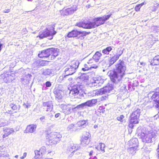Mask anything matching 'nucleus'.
<instances>
[{
	"label": "nucleus",
	"mask_w": 159,
	"mask_h": 159,
	"mask_svg": "<svg viewBox=\"0 0 159 159\" xmlns=\"http://www.w3.org/2000/svg\"><path fill=\"white\" fill-rule=\"evenodd\" d=\"M126 70L124 62L119 60V63L116 66L115 70L111 71L109 75L111 81L116 84L119 82L125 75Z\"/></svg>",
	"instance_id": "1"
},
{
	"label": "nucleus",
	"mask_w": 159,
	"mask_h": 159,
	"mask_svg": "<svg viewBox=\"0 0 159 159\" xmlns=\"http://www.w3.org/2000/svg\"><path fill=\"white\" fill-rule=\"evenodd\" d=\"M59 52V49L58 48H48L42 51L38 54V56L41 58L48 57L49 59L52 60L58 55Z\"/></svg>",
	"instance_id": "2"
},
{
	"label": "nucleus",
	"mask_w": 159,
	"mask_h": 159,
	"mask_svg": "<svg viewBox=\"0 0 159 159\" xmlns=\"http://www.w3.org/2000/svg\"><path fill=\"white\" fill-rule=\"evenodd\" d=\"M111 15V14H110L95 18L93 19V22H89L90 29L97 27L104 24L105 21L109 19Z\"/></svg>",
	"instance_id": "3"
},
{
	"label": "nucleus",
	"mask_w": 159,
	"mask_h": 159,
	"mask_svg": "<svg viewBox=\"0 0 159 159\" xmlns=\"http://www.w3.org/2000/svg\"><path fill=\"white\" fill-rule=\"evenodd\" d=\"M79 65V63L77 61H72L69 64L64 67L65 74L68 76L74 74L76 72Z\"/></svg>",
	"instance_id": "4"
},
{
	"label": "nucleus",
	"mask_w": 159,
	"mask_h": 159,
	"mask_svg": "<svg viewBox=\"0 0 159 159\" xmlns=\"http://www.w3.org/2000/svg\"><path fill=\"white\" fill-rule=\"evenodd\" d=\"M139 137L142 139L143 142L146 143H151L152 138L156 135L155 133L152 130L145 131V132H141L138 134Z\"/></svg>",
	"instance_id": "5"
},
{
	"label": "nucleus",
	"mask_w": 159,
	"mask_h": 159,
	"mask_svg": "<svg viewBox=\"0 0 159 159\" xmlns=\"http://www.w3.org/2000/svg\"><path fill=\"white\" fill-rule=\"evenodd\" d=\"M48 137L49 143L52 145L57 144L60 141L61 135L59 133L54 132L50 133Z\"/></svg>",
	"instance_id": "6"
},
{
	"label": "nucleus",
	"mask_w": 159,
	"mask_h": 159,
	"mask_svg": "<svg viewBox=\"0 0 159 159\" xmlns=\"http://www.w3.org/2000/svg\"><path fill=\"white\" fill-rule=\"evenodd\" d=\"M90 33V32H88L85 31H81L74 30L68 33L67 37L69 38H74L77 37L79 35H80V36L81 37H84Z\"/></svg>",
	"instance_id": "7"
},
{
	"label": "nucleus",
	"mask_w": 159,
	"mask_h": 159,
	"mask_svg": "<svg viewBox=\"0 0 159 159\" xmlns=\"http://www.w3.org/2000/svg\"><path fill=\"white\" fill-rule=\"evenodd\" d=\"M82 86L78 84H76L71 87L69 94L70 96H75L77 95L80 91H82Z\"/></svg>",
	"instance_id": "8"
},
{
	"label": "nucleus",
	"mask_w": 159,
	"mask_h": 159,
	"mask_svg": "<svg viewBox=\"0 0 159 159\" xmlns=\"http://www.w3.org/2000/svg\"><path fill=\"white\" fill-rule=\"evenodd\" d=\"M90 83L89 84V85L91 87H94L96 86H99L103 83V80L101 79L100 77L93 78L91 80Z\"/></svg>",
	"instance_id": "9"
},
{
	"label": "nucleus",
	"mask_w": 159,
	"mask_h": 159,
	"mask_svg": "<svg viewBox=\"0 0 159 159\" xmlns=\"http://www.w3.org/2000/svg\"><path fill=\"white\" fill-rule=\"evenodd\" d=\"M97 101L96 99H92L90 100H89L86 102L82 103V104L77 106L74 108H79L80 107H83L85 106H86L88 107H92L97 102Z\"/></svg>",
	"instance_id": "10"
},
{
	"label": "nucleus",
	"mask_w": 159,
	"mask_h": 159,
	"mask_svg": "<svg viewBox=\"0 0 159 159\" xmlns=\"http://www.w3.org/2000/svg\"><path fill=\"white\" fill-rule=\"evenodd\" d=\"M43 109L47 111H51L53 108V105L51 101L44 102L43 103Z\"/></svg>",
	"instance_id": "11"
},
{
	"label": "nucleus",
	"mask_w": 159,
	"mask_h": 159,
	"mask_svg": "<svg viewBox=\"0 0 159 159\" xmlns=\"http://www.w3.org/2000/svg\"><path fill=\"white\" fill-rule=\"evenodd\" d=\"M122 53L123 51L120 50L119 51V53H117L112 57L109 58V63L110 66L113 64L115 62L119 59L120 56H121Z\"/></svg>",
	"instance_id": "12"
},
{
	"label": "nucleus",
	"mask_w": 159,
	"mask_h": 159,
	"mask_svg": "<svg viewBox=\"0 0 159 159\" xmlns=\"http://www.w3.org/2000/svg\"><path fill=\"white\" fill-rule=\"evenodd\" d=\"M3 130L4 133V134L2 136V138L3 139L7 137L9 135H10L15 131L12 128H7V127L3 128Z\"/></svg>",
	"instance_id": "13"
},
{
	"label": "nucleus",
	"mask_w": 159,
	"mask_h": 159,
	"mask_svg": "<svg viewBox=\"0 0 159 159\" xmlns=\"http://www.w3.org/2000/svg\"><path fill=\"white\" fill-rule=\"evenodd\" d=\"M0 77L6 83L10 82L13 80L11 76L7 73L2 74L1 75Z\"/></svg>",
	"instance_id": "14"
},
{
	"label": "nucleus",
	"mask_w": 159,
	"mask_h": 159,
	"mask_svg": "<svg viewBox=\"0 0 159 159\" xmlns=\"http://www.w3.org/2000/svg\"><path fill=\"white\" fill-rule=\"evenodd\" d=\"M75 26L84 29H90L89 22H77L75 25Z\"/></svg>",
	"instance_id": "15"
},
{
	"label": "nucleus",
	"mask_w": 159,
	"mask_h": 159,
	"mask_svg": "<svg viewBox=\"0 0 159 159\" xmlns=\"http://www.w3.org/2000/svg\"><path fill=\"white\" fill-rule=\"evenodd\" d=\"M113 89V87L111 84H107L106 86L102 88L103 94L111 92Z\"/></svg>",
	"instance_id": "16"
},
{
	"label": "nucleus",
	"mask_w": 159,
	"mask_h": 159,
	"mask_svg": "<svg viewBox=\"0 0 159 159\" xmlns=\"http://www.w3.org/2000/svg\"><path fill=\"white\" fill-rule=\"evenodd\" d=\"M90 136L89 133L86 132L84 136L82 138L81 143L82 144H88L89 142L88 139Z\"/></svg>",
	"instance_id": "17"
},
{
	"label": "nucleus",
	"mask_w": 159,
	"mask_h": 159,
	"mask_svg": "<svg viewBox=\"0 0 159 159\" xmlns=\"http://www.w3.org/2000/svg\"><path fill=\"white\" fill-rule=\"evenodd\" d=\"M50 35V33L48 29H46L42 34H39L37 37H39L40 39H43V38L49 36Z\"/></svg>",
	"instance_id": "18"
},
{
	"label": "nucleus",
	"mask_w": 159,
	"mask_h": 159,
	"mask_svg": "<svg viewBox=\"0 0 159 159\" xmlns=\"http://www.w3.org/2000/svg\"><path fill=\"white\" fill-rule=\"evenodd\" d=\"M36 126L35 125H28L26 129V133H32L35 130Z\"/></svg>",
	"instance_id": "19"
},
{
	"label": "nucleus",
	"mask_w": 159,
	"mask_h": 159,
	"mask_svg": "<svg viewBox=\"0 0 159 159\" xmlns=\"http://www.w3.org/2000/svg\"><path fill=\"white\" fill-rule=\"evenodd\" d=\"M78 148H76L75 146H72L70 148L68 149L67 152L70 157H71L73 155L75 151L78 149Z\"/></svg>",
	"instance_id": "20"
},
{
	"label": "nucleus",
	"mask_w": 159,
	"mask_h": 159,
	"mask_svg": "<svg viewBox=\"0 0 159 159\" xmlns=\"http://www.w3.org/2000/svg\"><path fill=\"white\" fill-rule=\"evenodd\" d=\"M138 150L137 146H132L128 149V152L132 155H134Z\"/></svg>",
	"instance_id": "21"
},
{
	"label": "nucleus",
	"mask_w": 159,
	"mask_h": 159,
	"mask_svg": "<svg viewBox=\"0 0 159 159\" xmlns=\"http://www.w3.org/2000/svg\"><path fill=\"white\" fill-rule=\"evenodd\" d=\"M102 56L101 53L99 52H97L93 56V58L96 62H98Z\"/></svg>",
	"instance_id": "22"
},
{
	"label": "nucleus",
	"mask_w": 159,
	"mask_h": 159,
	"mask_svg": "<svg viewBox=\"0 0 159 159\" xmlns=\"http://www.w3.org/2000/svg\"><path fill=\"white\" fill-rule=\"evenodd\" d=\"M43 149H44V148H41L38 151L36 150L34 151V152L35 154V158H42V155L41 154V153H42V150Z\"/></svg>",
	"instance_id": "23"
},
{
	"label": "nucleus",
	"mask_w": 159,
	"mask_h": 159,
	"mask_svg": "<svg viewBox=\"0 0 159 159\" xmlns=\"http://www.w3.org/2000/svg\"><path fill=\"white\" fill-rule=\"evenodd\" d=\"M151 64L152 65H159V55L156 56L151 61Z\"/></svg>",
	"instance_id": "24"
},
{
	"label": "nucleus",
	"mask_w": 159,
	"mask_h": 159,
	"mask_svg": "<svg viewBox=\"0 0 159 159\" xmlns=\"http://www.w3.org/2000/svg\"><path fill=\"white\" fill-rule=\"evenodd\" d=\"M61 107L63 110L64 112L66 113H69L70 111V108L67 105L64 104H61Z\"/></svg>",
	"instance_id": "25"
},
{
	"label": "nucleus",
	"mask_w": 159,
	"mask_h": 159,
	"mask_svg": "<svg viewBox=\"0 0 159 159\" xmlns=\"http://www.w3.org/2000/svg\"><path fill=\"white\" fill-rule=\"evenodd\" d=\"M43 74L46 77H48V76L52 75H53L52 70L51 69H47L43 71Z\"/></svg>",
	"instance_id": "26"
},
{
	"label": "nucleus",
	"mask_w": 159,
	"mask_h": 159,
	"mask_svg": "<svg viewBox=\"0 0 159 159\" xmlns=\"http://www.w3.org/2000/svg\"><path fill=\"white\" fill-rule=\"evenodd\" d=\"M92 94L90 96L93 97L95 96L96 95H101L103 94V91H102V88L100 89L99 90H95L93 91L92 93Z\"/></svg>",
	"instance_id": "27"
},
{
	"label": "nucleus",
	"mask_w": 159,
	"mask_h": 159,
	"mask_svg": "<svg viewBox=\"0 0 159 159\" xmlns=\"http://www.w3.org/2000/svg\"><path fill=\"white\" fill-rule=\"evenodd\" d=\"M67 129L68 131H75L77 130V128L73 124L69 125Z\"/></svg>",
	"instance_id": "28"
},
{
	"label": "nucleus",
	"mask_w": 159,
	"mask_h": 159,
	"mask_svg": "<svg viewBox=\"0 0 159 159\" xmlns=\"http://www.w3.org/2000/svg\"><path fill=\"white\" fill-rule=\"evenodd\" d=\"M138 143V140L137 139H133L130 140L129 141V143L130 146H137V147H138L137 145Z\"/></svg>",
	"instance_id": "29"
},
{
	"label": "nucleus",
	"mask_w": 159,
	"mask_h": 159,
	"mask_svg": "<svg viewBox=\"0 0 159 159\" xmlns=\"http://www.w3.org/2000/svg\"><path fill=\"white\" fill-rule=\"evenodd\" d=\"M136 116H133L131 115L130 116V123L134 124H137L139 122V118H136Z\"/></svg>",
	"instance_id": "30"
},
{
	"label": "nucleus",
	"mask_w": 159,
	"mask_h": 159,
	"mask_svg": "<svg viewBox=\"0 0 159 159\" xmlns=\"http://www.w3.org/2000/svg\"><path fill=\"white\" fill-rule=\"evenodd\" d=\"M71 11V8H70L66 9H64L62 10L61 14L62 15L66 16L69 15Z\"/></svg>",
	"instance_id": "31"
},
{
	"label": "nucleus",
	"mask_w": 159,
	"mask_h": 159,
	"mask_svg": "<svg viewBox=\"0 0 159 159\" xmlns=\"http://www.w3.org/2000/svg\"><path fill=\"white\" fill-rule=\"evenodd\" d=\"M145 3V2H143L140 4L137 5L134 8L135 10L137 12L139 11L141 7Z\"/></svg>",
	"instance_id": "32"
},
{
	"label": "nucleus",
	"mask_w": 159,
	"mask_h": 159,
	"mask_svg": "<svg viewBox=\"0 0 159 159\" xmlns=\"http://www.w3.org/2000/svg\"><path fill=\"white\" fill-rule=\"evenodd\" d=\"M140 110L139 109H138L135 110V111H134L132 114L131 115H132L133 116H135L136 117V118H139V117L140 114Z\"/></svg>",
	"instance_id": "33"
},
{
	"label": "nucleus",
	"mask_w": 159,
	"mask_h": 159,
	"mask_svg": "<svg viewBox=\"0 0 159 159\" xmlns=\"http://www.w3.org/2000/svg\"><path fill=\"white\" fill-rule=\"evenodd\" d=\"M112 50L111 47H108L102 51V52L105 54H108L109 52Z\"/></svg>",
	"instance_id": "34"
},
{
	"label": "nucleus",
	"mask_w": 159,
	"mask_h": 159,
	"mask_svg": "<svg viewBox=\"0 0 159 159\" xmlns=\"http://www.w3.org/2000/svg\"><path fill=\"white\" fill-rule=\"evenodd\" d=\"M86 121L84 120H81L77 123V125L79 127H84L85 126Z\"/></svg>",
	"instance_id": "35"
},
{
	"label": "nucleus",
	"mask_w": 159,
	"mask_h": 159,
	"mask_svg": "<svg viewBox=\"0 0 159 159\" xmlns=\"http://www.w3.org/2000/svg\"><path fill=\"white\" fill-rule=\"evenodd\" d=\"M10 106L11 107L13 110H16L17 109L19 110L20 108V106H19V107L18 108L16 105L13 103L10 104Z\"/></svg>",
	"instance_id": "36"
},
{
	"label": "nucleus",
	"mask_w": 159,
	"mask_h": 159,
	"mask_svg": "<svg viewBox=\"0 0 159 159\" xmlns=\"http://www.w3.org/2000/svg\"><path fill=\"white\" fill-rule=\"evenodd\" d=\"M100 146V149L103 152H105L104 148L105 147V145L103 143H100L99 144Z\"/></svg>",
	"instance_id": "37"
},
{
	"label": "nucleus",
	"mask_w": 159,
	"mask_h": 159,
	"mask_svg": "<svg viewBox=\"0 0 159 159\" xmlns=\"http://www.w3.org/2000/svg\"><path fill=\"white\" fill-rule=\"evenodd\" d=\"M90 69V67H88V65L85 64L84 65V67L83 68L82 70L84 71H85L88 70Z\"/></svg>",
	"instance_id": "38"
},
{
	"label": "nucleus",
	"mask_w": 159,
	"mask_h": 159,
	"mask_svg": "<svg viewBox=\"0 0 159 159\" xmlns=\"http://www.w3.org/2000/svg\"><path fill=\"white\" fill-rule=\"evenodd\" d=\"M7 123L6 121H0V127L2 126H5L7 125Z\"/></svg>",
	"instance_id": "39"
},
{
	"label": "nucleus",
	"mask_w": 159,
	"mask_h": 159,
	"mask_svg": "<svg viewBox=\"0 0 159 159\" xmlns=\"http://www.w3.org/2000/svg\"><path fill=\"white\" fill-rule=\"evenodd\" d=\"M67 76L68 75H65L64 76H61L59 77V80L60 81H62L64 80L66 78Z\"/></svg>",
	"instance_id": "40"
},
{
	"label": "nucleus",
	"mask_w": 159,
	"mask_h": 159,
	"mask_svg": "<svg viewBox=\"0 0 159 159\" xmlns=\"http://www.w3.org/2000/svg\"><path fill=\"white\" fill-rule=\"evenodd\" d=\"M45 85L46 87H50L52 85V84L50 81H47L45 83Z\"/></svg>",
	"instance_id": "41"
},
{
	"label": "nucleus",
	"mask_w": 159,
	"mask_h": 159,
	"mask_svg": "<svg viewBox=\"0 0 159 159\" xmlns=\"http://www.w3.org/2000/svg\"><path fill=\"white\" fill-rule=\"evenodd\" d=\"M121 85L122 86L120 88V90H122V91L125 90L126 87V86L123 84H121Z\"/></svg>",
	"instance_id": "42"
},
{
	"label": "nucleus",
	"mask_w": 159,
	"mask_h": 159,
	"mask_svg": "<svg viewBox=\"0 0 159 159\" xmlns=\"http://www.w3.org/2000/svg\"><path fill=\"white\" fill-rule=\"evenodd\" d=\"M94 61V60L93 59V57L91 59H90L88 61V64H91Z\"/></svg>",
	"instance_id": "43"
},
{
	"label": "nucleus",
	"mask_w": 159,
	"mask_h": 159,
	"mask_svg": "<svg viewBox=\"0 0 159 159\" xmlns=\"http://www.w3.org/2000/svg\"><path fill=\"white\" fill-rule=\"evenodd\" d=\"M124 117V116L123 115H121L120 117H118L117 118V119L118 120H120V121H121V120L123 119Z\"/></svg>",
	"instance_id": "44"
},
{
	"label": "nucleus",
	"mask_w": 159,
	"mask_h": 159,
	"mask_svg": "<svg viewBox=\"0 0 159 159\" xmlns=\"http://www.w3.org/2000/svg\"><path fill=\"white\" fill-rule=\"evenodd\" d=\"M98 67V66L96 64H93L90 66V69L92 68L96 69Z\"/></svg>",
	"instance_id": "45"
},
{
	"label": "nucleus",
	"mask_w": 159,
	"mask_h": 159,
	"mask_svg": "<svg viewBox=\"0 0 159 159\" xmlns=\"http://www.w3.org/2000/svg\"><path fill=\"white\" fill-rule=\"evenodd\" d=\"M39 120L40 121L43 122H45V117L44 116H43L39 118Z\"/></svg>",
	"instance_id": "46"
},
{
	"label": "nucleus",
	"mask_w": 159,
	"mask_h": 159,
	"mask_svg": "<svg viewBox=\"0 0 159 159\" xmlns=\"http://www.w3.org/2000/svg\"><path fill=\"white\" fill-rule=\"evenodd\" d=\"M42 148H44V149H43L42 150V153H41V155H42L43 156L45 153V152H46V148L45 147H43Z\"/></svg>",
	"instance_id": "47"
},
{
	"label": "nucleus",
	"mask_w": 159,
	"mask_h": 159,
	"mask_svg": "<svg viewBox=\"0 0 159 159\" xmlns=\"http://www.w3.org/2000/svg\"><path fill=\"white\" fill-rule=\"evenodd\" d=\"M56 97L58 98V99H61L62 98V96L59 93H57L56 96Z\"/></svg>",
	"instance_id": "48"
},
{
	"label": "nucleus",
	"mask_w": 159,
	"mask_h": 159,
	"mask_svg": "<svg viewBox=\"0 0 159 159\" xmlns=\"http://www.w3.org/2000/svg\"><path fill=\"white\" fill-rule=\"evenodd\" d=\"M10 9H7L3 11V12L4 13H8L10 12Z\"/></svg>",
	"instance_id": "49"
},
{
	"label": "nucleus",
	"mask_w": 159,
	"mask_h": 159,
	"mask_svg": "<svg viewBox=\"0 0 159 159\" xmlns=\"http://www.w3.org/2000/svg\"><path fill=\"white\" fill-rule=\"evenodd\" d=\"M27 153L26 152H24L23 154V155L22 157H20V158L21 159L24 158L26 156Z\"/></svg>",
	"instance_id": "50"
},
{
	"label": "nucleus",
	"mask_w": 159,
	"mask_h": 159,
	"mask_svg": "<svg viewBox=\"0 0 159 159\" xmlns=\"http://www.w3.org/2000/svg\"><path fill=\"white\" fill-rule=\"evenodd\" d=\"M61 115V114L59 113H57L55 115V117L56 118H57L59 117Z\"/></svg>",
	"instance_id": "51"
},
{
	"label": "nucleus",
	"mask_w": 159,
	"mask_h": 159,
	"mask_svg": "<svg viewBox=\"0 0 159 159\" xmlns=\"http://www.w3.org/2000/svg\"><path fill=\"white\" fill-rule=\"evenodd\" d=\"M135 124L132 123L130 122V123L129 125V126L130 128H133V124Z\"/></svg>",
	"instance_id": "52"
},
{
	"label": "nucleus",
	"mask_w": 159,
	"mask_h": 159,
	"mask_svg": "<svg viewBox=\"0 0 159 159\" xmlns=\"http://www.w3.org/2000/svg\"><path fill=\"white\" fill-rule=\"evenodd\" d=\"M23 106L25 108H28V106L26 105L25 103L23 104Z\"/></svg>",
	"instance_id": "53"
},
{
	"label": "nucleus",
	"mask_w": 159,
	"mask_h": 159,
	"mask_svg": "<svg viewBox=\"0 0 159 159\" xmlns=\"http://www.w3.org/2000/svg\"><path fill=\"white\" fill-rule=\"evenodd\" d=\"M8 156H9V155H6L5 156V155H4V154H0V157L1 156H2V157H5V156H6V157H8Z\"/></svg>",
	"instance_id": "54"
},
{
	"label": "nucleus",
	"mask_w": 159,
	"mask_h": 159,
	"mask_svg": "<svg viewBox=\"0 0 159 159\" xmlns=\"http://www.w3.org/2000/svg\"><path fill=\"white\" fill-rule=\"evenodd\" d=\"M82 92V91L81 92L80 91V93H79L80 94V96H81V97H84V93H81Z\"/></svg>",
	"instance_id": "55"
},
{
	"label": "nucleus",
	"mask_w": 159,
	"mask_h": 159,
	"mask_svg": "<svg viewBox=\"0 0 159 159\" xmlns=\"http://www.w3.org/2000/svg\"><path fill=\"white\" fill-rule=\"evenodd\" d=\"M3 44L0 43V52H1L2 47Z\"/></svg>",
	"instance_id": "56"
},
{
	"label": "nucleus",
	"mask_w": 159,
	"mask_h": 159,
	"mask_svg": "<svg viewBox=\"0 0 159 159\" xmlns=\"http://www.w3.org/2000/svg\"><path fill=\"white\" fill-rule=\"evenodd\" d=\"M93 151H90V152H89V156H92L93 154Z\"/></svg>",
	"instance_id": "57"
},
{
	"label": "nucleus",
	"mask_w": 159,
	"mask_h": 159,
	"mask_svg": "<svg viewBox=\"0 0 159 159\" xmlns=\"http://www.w3.org/2000/svg\"><path fill=\"white\" fill-rule=\"evenodd\" d=\"M53 116V115L52 114H49V117L51 118Z\"/></svg>",
	"instance_id": "58"
},
{
	"label": "nucleus",
	"mask_w": 159,
	"mask_h": 159,
	"mask_svg": "<svg viewBox=\"0 0 159 159\" xmlns=\"http://www.w3.org/2000/svg\"><path fill=\"white\" fill-rule=\"evenodd\" d=\"M140 64H141V65H145V63L143 62H140Z\"/></svg>",
	"instance_id": "59"
},
{
	"label": "nucleus",
	"mask_w": 159,
	"mask_h": 159,
	"mask_svg": "<svg viewBox=\"0 0 159 159\" xmlns=\"http://www.w3.org/2000/svg\"><path fill=\"white\" fill-rule=\"evenodd\" d=\"M72 80V78H69L68 79V80L70 81H71Z\"/></svg>",
	"instance_id": "60"
},
{
	"label": "nucleus",
	"mask_w": 159,
	"mask_h": 159,
	"mask_svg": "<svg viewBox=\"0 0 159 159\" xmlns=\"http://www.w3.org/2000/svg\"><path fill=\"white\" fill-rule=\"evenodd\" d=\"M94 128H97V127H98V126H97V125H94Z\"/></svg>",
	"instance_id": "61"
},
{
	"label": "nucleus",
	"mask_w": 159,
	"mask_h": 159,
	"mask_svg": "<svg viewBox=\"0 0 159 159\" xmlns=\"http://www.w3.org/2000/svg\"><path fill=\"white\" fill-rule=\"evenodd\" d=\"M93 159H97L96 157H94Z\"/></svg>",
	"instance_id": "62"
},
{
	"label": "nucleus",
	"mask_w": 159,
	"mask_h": 159,
	"mask_svg": "<svg viewBox=\"0 0 159 159\" xmlns=\"http://www.w3.org/2000/svg\"><path fill=\"white\" fill-rule=\"evenodd\" d=\"M54 126V125H52L51 126L52 127H53ZM50 127H51V126H50Z\"/></svg>",
	"instance_id": "63"
},
{
	"label": "nucleus",
	"mask_w": 159,
	"mask_h": 159,
	"mask_svg": "<svg viewBox=\"0 0 159 159\" xmlns=\"http://www.w3.org/2000/svg\"><path fill=\"white\" fill-rule=\"evenodd\" d=\"M18 157V155H16L15 156V157H16V158H17Z\"/></svg>",
	"instance_id": "64"
}]
</instances>
